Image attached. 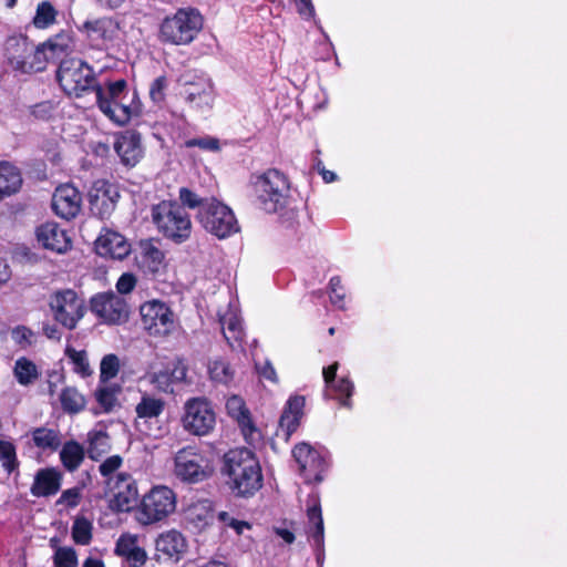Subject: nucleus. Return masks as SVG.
I'll use <instances>...</instances> for the list:
<instances>
[{"instance_id": "nucleus-10", "label": "nucleus", "mask_w": 567, "mask_h": 567, "mask_svg": "<svg viewBox=\"0 0 567 567\" xmlns=\"http://www.w3.org/2000/svg\"><path fill=\"white\" fill-rule=\"evenodd\" d=\"M214 473L210 460L197 447L185 446L174 456V474L183 482L198 483Z\"/></svg>"}, {"instance_id": "nucleus-21", "label": "nucleus", "mask_w": 567, "mask_h": 567, "mask_svg": "<svg viewBox=\"0 0 567 567\" xmlns=\"http://www.w3.org/2000/svg\"><path fill=\"white\" fill-rule=\"evenodd\" d=\"M39 244L49 250L64 254L71 248V238L55 221H47L37 228Z\"/></svg>"}, {"instance_id": "nucleus-20", "label": "nucleus", "mask_w": 567, "mask_h": 567, "mask_svg": "<svg viewBox=\"0 0 567 567\" xmlns=\"http://www.w3.org/2000/svg\"><path fill=\"white\" fill-rule=\"evenodd\" d=\"M164 408L165 402L162 399L144 393L135 406L136 427L146 435L156 436L157 434L153 432L148 424L157 420Z\"/></svg>"}, {"instance_id": "nucleus-40", "label": "nucleus", "mask_w": 567, "mask_h": 567, "mask_svg": "<svg viewBox=\"0 0 567 567\" xmlns=\"http://www.w3.org/2000/svg\"><path fill=\"white\" fill-rule=\"evenodd\" d=\"M110 450V437L104 431H91L89 433V449L87 453L90 458L99 460L103 454Z\"/></svg>"}, {"instance_id": "nucleus-7", "label": "nucleus", "mask_w": 567, "mask_h": 567, "mask_svg": "<svg viewBox=\"0 0 567 567\" xmlns=\"http://www.w3.org/2000/svg\"><path fill=\"white\" fill-rule=\"evenodd\" d=\"M3 50L7 64L16 72L24 74L44 70V58L39 47L25 35L8 37Z\"/></svg>"}, {"instance_id": "nucleus-48", "label": "nucleus", "mask_w": 567, "mask_h": 567, "mask_svg": "<svg viewBox=\"0 0 567 567\" xmlns=\"http://www.w3.org/2000/svg\"><path fill=\"white\" fill-rule=\"evenodd\" d=\"M168 81L166 76L156 78L150 85V99L154 104L161 105L165 101Z\"/></svg>"}, {"instance_id": "nucleus-26", "label": "nucleus", "mask_w": 567, "mask_h": 567, "mask_svg": "<svg viewBox=\"0 0 567 567\" xmlns=\"http://www.w3.org/2000/svg\"><path fill=\"white\" fill-rule=\"evenodd\" d=\"M115 554L124 557L132 567H141L147 559L146 551L137 545V536L128 533L117 539Z\"/></svg>"}, {"instance_id": "nucleus-51", "label": "nucleus", "mask_w": 567, "mask_h": 567, "mask_svg": "<svg viewBox=\"0 0 567 567\" xmlns=\"http://www.w3.org/2000/svg\"><path fill=\"white\" fill-rule=\"evenodd\" d=\"M329 386H331L337 392V399L340 400L342 405L350 406L349 399L353 392V384L350 380L342 378L338 381H334Z\"/></svg>"}, {"instance_id": "nucleus-28", "label": "nucleus", "mask_w": 567, "mask_h": 567, "mask_svg": "<svg viewBox=\"0 0 567 567\" xmlns=\"http://www.w3.org/2000/svg\"><path fill=\"white\" fill-rule=\"evenodd\" d=\"M305 398L292 396L288 400L282 415L279 420V429L284 433L286 440L297 430L303 413Z\"/></svg>"}, {"instance_id": "nucleus-9", "label": "nucleus", "mask_w": 567, "mask_h": 567, "mask_svg": "<svg viewBox=\"0 0 567 567\" xmlns=\"http://www.w3.org/2000/svg\"><path fill=\"white\" fill-rule=\"evenodd\" d=\"M196 218L202 227L218 239L228 238L240 230L238 220L230 207L216 198L198 210Z\"/></svg>"}, {"instance_id": "nucleus-16", "label": "nucleus", "mask_w": 567, "mask_h": 567, "mask_svg": "<svg viewBox=\"0 0 567 567\" xmlns=\"http://www.w3.org/2000/svg\"><path fill=\"white\" fill-rule=\"evenodd\" d=\"M91 310L105 323L121 324L128 319L126 301L114 292L100 293L92 298Z\"/></svg>"}, {"instance_id": "nucleus-38", "label": "nucleus", "mask_w": 567, "mask_h": 567, "mask_svg": "<svg viewBox=\"0 0 567 567\" xmlns=\"http://www.w3.org/2000/svg\"><path fill=\"white\" fill-rule=\"evenodd\" d=\"M58 11L50 1H42L37 6L32 23L37 29H48L56 21Z\"/></svg>"}, {"instance_id": "nucleus-64", "label": "nucleus", "mask_w": 567, "mask_h": 567, "mask_svg": "<svg viewBox=\"0 0 567 567\" xmlns=\"http://www.w3.org/2000/svg\"><path fill=\"white\" fill-rule=\"evenodd\" d=\"M62 381V375L59 373H53L50 375L48 380V393L50 396H53L56 392L58 383Z\"/></svg>"}, {"instance_id": "nucleus-5", "label": "nucleus", "mask_w": 567, "mask_h": 567, "mask_svg": "<svg viewBox=\"0 0 567 567\" xmlns=\"http://www.w3.org/2000/svg\"><path fill=\"white\" fill-rule=\"evenodd\" d=\"M204 19L198 10L186 8L177 10L163 20L159 28L161 40L174 45L192 43L203 29Z\"/></svg>"}, {"instance_id": "nucleus-13", "label": "nucleus", "mask_w": 567, "mask_h": 567, "mask_svg": "<svg viewBox=\"0 0 567 567\" xmlns=\"http://www.w3.org/2000/svg\"><path fill=\"white\" fill-rule=\"evenodd\" d=\"M144 330L154 337H166L176 328V319L171 308L163 301L153 299L140 307Z\"/></svg>"}, {"instance_id": "nucleus-14", "label": "nucleus", "mask_w": 567, "mask_h": 567, "mask_svg": "<svg viewBox=\"0 0 567 567\" xmlns=\"http://www.w3.org/2000/svg\"><path fill=\"white\" fill-rule=\"evenodd\" d=\"M112 494L110 507L116 512H130L138 498V488L131 474L120 472L105 481Z\"/></svg>"}, {"instance_id": "nucleus-23", "label": "nucleus", "mask_w": 567, "mask_h": 567, "mask_svg": "<svg viewBox=\"0 0 567 567\" xmlns=\"http://www.w3.org/2000/svg\"><path fill=\"white\" fill-rule=\"evenodd\" d=\"M96 250L101 256L123 259L130 254L131 245L123 235L105 230L96 240Z\"/></svg>"}, {"instance_id": "nucleus-3", "label": "nucleus", "mask_w": 567, "mask_h": 567, "mask_svg": "<svg viewBox=\"0 0 567 567\" xmlns=\"http://www.w3.org/2000/svg\"><path fill=\"white\" fill-rule=\"evenodd\" d=\"M254 192L260 209L278 214L286 209L291 199L288 177L278 169H268L256 177Z\"/></svg>"}, {"instance_id": "nucleus-8", "label": "nucleus", "mask_w": 567, "mask_h": 567, "mask_svg": "<svg viewBox=\"0 0 567 567\" xmlns=\"http://www.w3.org/2000/svg\"><path fill=\"white\" fill-rule=\"evenodd\" d=\"M56 78L62 90L70 96L80 97L89 90L96 93L99 86L92 68L76 58L62 60Z\"/></svg>"}, {"instance_id": "nucleus-4", "label": "nucleus", "mask_w": 567, "mask_h": 567, "mask_svg": "<svg viewBox=\"0 0 567 567\" xmlns=\"http://www.w3.org/2000/svg\"><path fill=\"white\" fill-rule=\"evenodd\" d=\"M152 220L166 239L183 244L190 238L193 224L189 214L175 200H162L152 207Z\"/></svg>"}, {"instance_id": "nucleus-6", "label": "nucleus", "mask_w": 567, "mask_h": 567, "mask_svg": "<svg viewBox=\"0 0 567 567\" xmlns=\"http://www.w3.org/2000/svg\"><path fill=\"white\" fill-rule=\"evenodd\" d=\"M177 505L175 492L165 485H156L142 496L135 509V519L143 526L165 520Z\"/></svg>"}, {"instance_id": "nucleus-29", "label": "nucleus", "mask_w": 567, "mask_h": 567, "mask_svg": "<svg viewBox=\"0 0 567 567\" xmlns=\"http://www.w3.org/2000/svg\"><path fill=\"white\" fill-rule=\"evenodd\" d=\"M219 322L227 343L233 349L243 348L244 329L238 313L233 309H228L225 313L220 315Z\"/></svg>"}, {"instance_id": "nucleus-39", "label": "nucleus", "mask_w": 567, "mask_h": 567, "mask_svg": "<svg viewBox=\"0 0 567 567\" xmlns=\"http://www.w3.org/2000/svg\"><path fill=\"white\" fill-rule=\"evenodd\" d=\"M13 373L21 385H29L39 377L37 365L27 358H19L16 361Z\"/></svg>"}, {"instance_id": "nucleus-46", "label": "nucleus", "mask_w": 567, "mask_h": 567, "mask_svg": "<svg viewBox=\"0 0 567 567\" xmlns=\"http://www.w3.org/2000/svg\"><path fill=\"white\" fill-rule=\"evenodd\" d=\"M178 198L182 207H188L189 209L198 208L202 210L203 206L209 203V199L200 197L198 194L187 187L179 188Z\"/></svg>"}, {"instance_id": "nucleus-22", "label": "nucleus", "mask_w": 567, "mask_h": 567, "mask_svg": "<svg viewBox=\"0 0 567 567\" xmlns=\"http://www.w3.org/2000/svg\"><path fill=\"white\" fill-rule=\"evenodd\" d=\"M185 101L195 110H210L215 101L213 83L209 80L189 83L185 89Z\"/></svg>"}, {"instance_id": "nucleus-60", "label": "nucleus", "mask_w": 567, "mask_h": 567, "mask_svg": "<svg viewBox=\"0 0 567 567\" xmlns=\"http://www.w3.org/2000/svg\"><path fill=\"white\" fill-rule=\"evenodd\" d=\"M256 367L262 378L272 382L277 381L276 371L269 361L264 362L261 365L257 364Z\"/></svg>"}, {"instance_id": "nucleus-54", "label": "nucleus", "mask_w": 567, "mask_h": 567, "mask_svg": "<svg viewBox=\"0 0 567 567\" xmlns=\"http://www.w3.org/2000/svg\"><path fill=\"white\" fill-rule=\"evenodd\" d=\"M82 497L80 487H72L62 492L56 505H62L68 508H74L79 505Z\"/></svg>"}, {"instance_id": "nucleus-43", "label": "nucleus", "mask_w": 567, "mask_h": 567, "mask_svg": "<svg viewBox=\"0 0 567 567\" xmlns=\"http://www.w3.org/2000/svg\"><path fill=\"white\" fill-rule=\"evenodd\" d=\"M144 380H146L150 384L154 385V388L161 392H173L174 384L169 377V367L159 371L146 373Z\"/></svg>"}, {"instance_id": "nucleus-2", "label": "nucleus", "mask_w": 567, "mask_h": 567, "mask_svg": "<svg viewBox=\"0 0 567 567\" xmlns=\"http://www.w3.org/2000/svg\"><path fill=\"white\" fill-rule=\"evenodd\" d=\"M223 473L228 485L238 496H251L262 486L258 460L248 449L230 450L224 455Z\"/></svg>"}, {"instance_id": "nucleus-24", "label": "nucleus", "mask_w": 567, "mask_h": 567, "mask_svg": "<svg viewBox=\"0 0 567 567\" xmlns=\"http://www.w3.org/2000/svg\"><path fill=\"white\" fill-rule=\"evenodd\" d=\"M41 55L44 58V68L51 60H55L73 50L74 41L72 32L61 31L38 45Z\"/></svg>"}, {"instance_id": "nucleus-19", "label": "nucleus", "mask_w": 567, "mask_h": 567, "mask_svg": "<svg viewBox=\"0 0 567 567\" xmlns=\"http://www.w3.org/2000/svg\"><path fill=\"white\" fill-rule=\"evenodd\" d=\"M293 457L299 465L300 473L308 482H320L324 471L326 462L323 456L307 443L297 444L292 451Z\"/></svg>"}, {"instance_id": "nucleus-35", "label": "nucleus", "mask_w": 567, "mask_h": 567, "mask_svg": "<svg viewBox=\"0 0 567 567\" xmlns=\"http://www.w3.org/2000/svg\"><path fill=\"white\" fill-rule=\"evenodd\" d=\"M84 455L83 446L75 441L66 442L60 451L61 462L69 472L79 468L84 460Z\"/></svg>"}, {"instance_id": "nucleus-18", "label": "nucleus", "mask_w": 567, "mask_h": 567, "mask_svg": "<svg viewBox=\"0 0 567 567\" xmlns=\"http://www.w3.org/2000/svg\"><path fill=\"white\" fill-rule=\"evenodd\" d=\"M82 195L71 184H63L55 188L52 196V209L62 219L75 218L82 209Z\"/></svg>"}, {"instance_id": "nucleus-33", "label": "nucleus", "mask_w": 567, "mask_h": 567, "mask_svg": "<svg viewBox=\"0 0 567 567\" xmlns=\"http://www.w3.org/2000/svg\"><path fill=\"white\" fill-rule=\"evenodd\" d=\"M226 411L230 417L238 422L245 433L254 431L250 414L243 398L238 395L229 396L226 401Z\"/></svg>"}, {"instance_id": "nucleus-36", "label": "nucleus", "mask_w": 567, "mask_h": 567, "mask_svg": "<svg viewBox=\"0 0 567 567\" xmlns=\"http://www.w3.org/2000/svg\"><path fill=\"white\" fill-rule=\"evenodd\" d=\"M59 400L64 412L75 414L85 408L86 400L82 393L74 386L64 388Z\"/></svg>"}, {"instance_id": "nucleus-52", "label": "nucleus", "mask_w": 567, "mask_h": 567, "mask_svg": "<svg viewBox=\"0 0 567 567\" xmlns=\"http://www.w3.org/2000/svg\"><path fill=\"white\" fill-rule=\"evenodd\" d=\"M12 339L18 346L25 349L34 343L35 334L31 329L19 326L12 330Z\"/></svg>"}, {"instance_id": "nucleus-55", "label": "nucleus", "mask_w": 567, "mask_h": 567, "mask_svg": "<svg viewBox=\"0 0 567 567\" xmlns=\"http://www.w3.org/2000/svg\"><path fill=\"white\" fill-rule=\"evenodd\" d=\"M330 300L339 308H343L344 291L340 277L336 276L330 279Z\"/></svg>"}, {"instance_id": "nucleus-32", "label": "nucleus", "mask_w": 567, "mask_h": 567, "mask_svg": "<svg viewBox=\"0 0 567 567\" xmlns=\"http://www.w3.org/2000/svg\"><path fill=\"white\" fill-rule=\"evenodd\" d=\"M21 184V174L16 166L0 163V199L18 192Z\"/></svg>"}, {"instance_id": "nucleus-57", "label": "nucleus", "mask_w": 567, "mask_h": 567, "mask_svg": "<svg viewBox=\"0 0 567 567\" xmlns=\"http://www.w3.org/2000/svg\"><path fill=\"white\" fill-rule=\"evenodd\" d=\"M96 400L104 411H110L116 403L115 391L110 388L100 389L96 392Z\"/></svg>"}, {"instance_id": "nucleus-47", "label": "nucleus", "mask_w": 567, "mask_h": 567, "mask_svg": "<svg viewBox=\"0 0 567 567\" xmlns=\"http://www.w3.org/2000/svg\"><path fill=\"white\" fill-rule=\"evenodd\" d=\"M120 369V361L115 354L105 355L100 365V377L102 381H109L116 377Z\"/></svg>"}, {"instance_id": "nucleus-56", "label": "nucleus", "mask_w": 567, "mask_h": 567, "mask_svg": "<svg viewBox=\"0 0 567 567\" xmlns=\"http://www.w3.org/2000/svg\"><path fill=\"white\" fill-rule=\"evenodd\" d=\"M123 460L118 455H112L101 463L99 470L104 477L114 476V473L121 467Z\"/></svg>"}, {"instance_id": "nucleus-62", "label": "nucleus", "mask_w": 567, "mask_h": 567, "mask_svg": "<svg viewBox=\"0 0 567 567\" xmlns=\"http://www.w3.org/2000/svg\"><path fill=\"white\" fill-rule=\"evenodd\" d=\"M337 370H338V363L337 362H334L330 367L323 369V379H324V382L327 383L328 386L336 381Z\"/></svg>"}, {"instance_id": "nucleus-58", "label": "nucleus", "mask_w": 567, "mask_h": 567, "mask_svg": "<svg viewBox=\"0 0 567 567\" xmlns=\"http://www.w3.org/2000/svg\"><path fill=\"white\" fill-rule=\"evenodd\" d=\"M135 286L136 278L131 272L123 274L116 282V289L122 295L130 293L135 288Z\"/></svg>"}, {"instance_id": "nucleus-30", "label": "nucleus", "mask_w": 567, "mask_h": 567, "mask_svg": "<svg viewBox=\"0 0 567 567\" xmlns=\"http://www.w3.org/2000/svg\"><path fill=\"white\" fill-rule=\"evenodd\" d=\"M61 474L54 468L41 470L37 473L31 493L37 497L54 495L61 487Z\"/></svg>"}, {"instance_id": "nucleus-53", "label": "nucleus", "mask_w": 567, "mask_h": 567, "mask_svg": "<svg viewBox=\"0 0 567 567\" xmlns=\"http://www.w3.org/2000/svg\"><path fill=\"white\" fill-rule=\"evenodd\" d=\"M185 146L190 147H199L204 151L208 152H218L220 150L219 140L212 136L190 138L185 142Z\"/></svg>"}, {"instance_id": "nucleus-34", "label": "nucleus", "mask_w": 567, "mask_h": 567, "mask_svg": "<svg viewBox=\"0 0 567 567\" xmlns=\"http://www.w3.org/2000/svg\"><path fill=\"white\" fill-rule=\"evenodd\" d=\"M164 254L151 241L141 243V264L146 271L155 274L163 265Z\"/></svg>"}, {"instance_id": "nucleus-1", "label": "nucleus", "mask_w": 567, "mask_h": 567, "mask_svg": "<svg viewBox=\"0 0 567 567\" xmlns=\"http://www.w3.org/2000/svg\"><path fill=\"white\" fill-rule=\"evenodd\" d=\"M96 103L101 112L114 124L124 126L138 117L143 104L135 90H130L125 80L106 82L96 87Z\"/></svg>"}, {"instance_id": "nucleus-12", "label": "nucleus", "mask_w": 567, "mask_h": 567, "mask_svg": "<svg viewBox=\"0 0 567 567\" xmlns=\"http://www.w3.org/2000/svg\"><path fill=\"white\" fill-rule=\"evenodd\" d=\"M182 424L193 435L209 434L216 424V415L210 403L204 398H192L184 404Z\"/></svg>"}, {"instance_id": "nucleus-41", "label": "nucleus", "mask_w": 567, "mask_h": 567, "mask_svg": "<svg viewBox=\"0 0 567 567\" xmlns=\"http://www.w3.org/2000/svg\"><path fill=\"white\" fill-rule=\"evenodd\" d=\"M65 355L70 359L73 364V371L81 377L85 378L92 374V369L87 359V354L84 350H75L72 347L65 348Z\"/></svg>"}, {"instance_id": "nucleus-11", "label": "nucleus", "mask_w": 567, "mask_h": 567, "mask_svg": "<svg viewBox=\"0 0 567 567\" xmlns=\"http://www.w3.org/2000/svg\"><path fill=\"white\" fill-rule=\"evenodd\" d=\"M49 308L54 320L69 330L75 329L86 312L84 299L72 289L53 292L49 299Z\"/></svg>"}, {"instance_id": "nucleus-31", "label": "nucleus", "mask_w": 567, "mask_h": 567, "mask_svg": "<svg viewBox=\"0 0 567 567\" xmlns=\"http://www.w3.org/2000/svg\"><path fill=\"white\" fill-rule=\"evenodd\" d=\"M307 517L309 524L312 526L309 530L310 537L313 540L315 546L318 550H322L323 547V519L321 514V507L317 498H311L308 502Z\"/></svg>"}, {"instance_id": "nucleus-15", "label": "nucleus", "mask_w": 567, "mask_h": 567, "mask_svg": "<svg viewBox=\"0 0 567 567\" xmlns=\"http://www.w3.org/2000/svg\"><path fill=\"white\" fill-rule=\"evenodd\" d=\"M80 31L93 47L107 49L118 39L120 24L112 17H100L86 20Z\"/></svg>"}, {"instance_id": "nucleus-25", "label": "nucleus", "mask_w": 567, "mask_h": 567, "mask_svg": "<svg viewBox=\"0 0 567 567\" xmlns=\"http://www.w3.org/2000/svg\"><path fill=\"white\" fill-rule=\"evenodd\" d=\"M115 152L123 164L134 166L142 157L141 137L135 132H126L117 137Z\"/></svg>"}, {"instance_id": "nucleus-17", "label": "nucleus", "mask_w": 567, "mask_h": 567, "mask_svg": "<svg viewBox=\"0 0 567 567\" xmlns=\"http://www.w3.org/2000/svg\"><path fill=\"white\" fill-rule=\"evenodd\" d=\"M118 198L120 193L116 185L97 181L89 194L90 209L101 219L109 218L115 210Z\"/></svg>"}, {"instance_id": "nucleus-44", "label": "nucleus", "mask_w": 567, "mask_h": 567, "mask_svg": "<svg viewBox=\"0 0 567 567\" xmlns=\"http://www.w3.org/2000/svg\"><path fill=\"white\" fill-rule=\"evenodd\" d=\"M92 523L85 517H76L72 526V538L79 545H89L92 539Z\"/></svg>"}, {"instance_id": "nucleus-50", "label": "nucleus", "mask_w": 567, "mask_h": 567, "mask_svg": "<svg viewBox=\"0 0 567 567\" xmlns=\"http://www.w3.org/2000/svg\"><path fill=\"white\" fill-rule=\"evenodd\" d=\"M217 519L226 527H229L235 530L237 535L244 534L245 530H248L251 528V525L246 522L238 518H235L227 512H219L217 514Z\"/></svg>"}, {"instance_id": "nucleus-27", "label": "nucleus", "mask_w": 567, "mask_h": 567, "mask_svg": "<svg viewBox=\"0 0 567 567\" xmlns=\"http://www.w3.org/2000/svg\"><path fill=\"white\" fill-rule=\"evenodd\" d=\"M156 550L168 558L179 560L187 549L185 537L177 530L162 533L155 542Z\"/></svg>"}, {"instance_id": "nucleus-63", "label": "nucleus", "mask_w": 567, "mask_h": 567, "mask_svg": "<svg viewBox=\"0 0 567 567\" xmlns=\"http://www.w3.org/2000/svg\"><path fill=\"white\" fill-rule=\"evenodd\" d=\"M11 278L9 265L0 258V286L7 284Z\"/></svg>"}, {"instance_id": "nucleus-42", "label": "nucleus", "mask_w": 567, "mask_h": 567, "mask_svg": "<svg viewBox=\"0 0 567 567\" xmlns=\"http://www.w3.org/2000/svg\"><path fill=\"white\" fill-rule=\"evenodd\" d=\"M210 379L221 384H228L234 379V370L228 362L216 359L208 365Z\"/></svg>"}, {"instance_id": "nucleus-49", "label": "nucleus", "mask_w": 567, "mask_h": 567, "mask_svg": "<svg viewBox=\"0 0 567 567\" xmlns=\"http://www.w3.org/2000/svg\"><path fill=\"white\" fill-rule=\"evenodd\" d=\"M56 567H78L76 551L71 547H60L54 554Z\"/></svg>"}, {"instance_id": "nucleus-59", "label": "nucleus", "mask_w": 567, "mask_h": 567, "mask_svg": "<svg viewBox=\"0 0 567 567\" xmlns=\"http://www.w3.org/2000/svg\"><path fill=\"white\" fill-rule=\"evenodd\" d=\"M169 377L173 384L185 381L187 377L186 365L181 361L173 363V367H169Z\"/></svg>"}, {"instance_id": "nucleus-37", "label": "nucleus", "mask_w": 567, "mask_h": 567, "mask_svg": "<svg viewBox=\"0 0 567 567\" xmlns=\"http://www.w3.org/2000/svg\"><path fill=\"white\" fill-rule=\"evenodd\" d=\"M32 440L34 445L41 450L55 451L61 444L59 432L48 427L34 429L32 431Z\"/></svg>"}, {"instance_id": "nucleus-45", "label": "nucleus", "mask_w": 567, "mask_h": 567, "mask_svg": "<svg viewBox=\"0 0 567 567\" xmlns=\"http://www.w3.org/2000/svg\"><path fill=\"white\" fill-rule=\"evenodd\" d=\"M0 461L3 468L10 474L19 466L16 446L13 443L0 440Z\"/></svg>"}, {"instance_id": "nucleus-61", "label": "nucleus", "mask_w": 567, "mask_h": 567, "mask_svg": "<svg viewBox=\"0 0 567 567\" xmlns=\"http://www.w3.org/2000/svg\"><path fill=\"white\" fill-rule=\"evenodd\" d=\"M298 12L306 17L311 18L315 14V8L311 0H295Z\"/></svg>"}]
</instances>
